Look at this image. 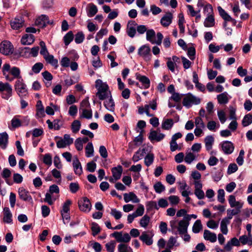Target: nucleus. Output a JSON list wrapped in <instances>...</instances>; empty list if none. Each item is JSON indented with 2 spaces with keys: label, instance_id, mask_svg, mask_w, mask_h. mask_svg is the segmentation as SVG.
Instances as JSON below:
<instances>
[{
  "label": "nucleus",
  "instance_id": "obj_1",
  "mask_svg": "<svg viewBox=\"0 0 252 252\" xmlns=\"http://www.w3.org/2000/svg\"><path fill=\"white\" fill-rule=\"evenodd\" d=\"M95 87L97 90L96 95L100 100H105L112 96L108 86L103 83L101 80L97 79L95 81Z\"/></svg>",
  "mask_w": 252,
  "mask_h": 252
},
{
  "label": "nucleus",
  "instance_id": "obj_2",
  "mask_svg": "<svg viewBox=\"0 0 252 252\" xmlns=\"http://www.w3.org/2000/svg\"><path fill=\"white\" fill-rule=\"evenodd\" d=\"M201 102V99L193 95L191 93H188L184 94L182 103L187 108H189L193 105H198Z\"/></svg>",
  "mask_w": 252,
  "mask_h": 252
},
{
  "label": "nucleus",
  "instance_id": "obj_3",
  "mask_svg": "<svg viewBox=\"0 0 252 252\" xmlns=\"http://www.w3.org/2000/svg\"><path fill=\"white\" fill-rule=\"evenodd\" d=\"M14 89L20 98L26 97L28 95V91L23 79L17 80L14 83Z\"/></svg>",
  "mask_w": 252,
  "mask_h": 252
},
{
  "label": "nucleus",
  "instance_id": "obj_4",
  "mask_svg": "<svg viewBox=\"0 0 252 252\" xmlns=\"http://www.w3.org/2000/svg\"><path fill=\"white\" fill-rule=\"evenodd\" d=\"M0 93L3 99L8 100L13 94L12 86L8 83L0 82Z\"/></svg>",
  "mask_w": 252,
  "mask_h": 252
},
{
  "label": "nucleus",
  "instance_id": "obj_5",
  "mask_svg": "<svg viewBox=\"0 0 252 252\" xmlns=\"http://www.w3.org/2000/svg\"><path fill=\"white\" fill-rule=\"evenodd\" d=\"M156 36V32L154 30L151 29L147 30L146 32V39L147 41L150 42L152 44H156L158 45H160L161 44L162 39L163 38V35L160 32H158L157 34L156 40L154 39V37Z\"/></svg>",
  "mask_w": 252,
  "mask_h": 252
},
{
  "label": "nucleus",
  "instance_id": "obj_6",
  "mask_svg": "<svg viewBox=\"0 0 252 252\" xmlns=\"http://www.w3.org/2000/svg\"><path fill=\"white\" fill-rule=\"evenodd\" d=\"M60 189L58 186L56 185H53L49 187V189L48 192L45 194V198L44 201L48 203L49 205H52L54 202L56 200V197L53 194L54 193L59 194Z\"/></svg>",
  "mask_w": 252,
  "mask_h": 252
},
{
  "label": "nucleus",
  "instance_id": "obj_7",
  "mask_svg": "<svg viewBox=\"0 0 252 252\" xmlns=\"http://www.w3.org/2000/svg\"><path fill=\"white\" fill-rule=\"evenodd\" d=\"M138 54L146 62H149L152 59L151 48L147 44L143 45L138 49Z\"/></svg>",
  "mask_w": 252,
  "mask_h": 252
},
{
  "label": "nucleus",
  "instance_id": "obj_8",
  "mask_svg": "<svg viewBox=\"0 0 252 252\" xmlns=\"http://www.w3.org/2000/svg\"><path fill=\"white\" fill-rule=\"evenodd\" d=\"M110 236L115 238L116 241L120 243H127L131 240V237L128 233H123L122 231H115L111 234Z\"/></svg>",
  "mask_w": 252,
  "mask_h": 252
},
{
  "label": "nucleus",
  "instance_id": "obj_9",
  "mask_svg": "<svg viewBox=\"0 0 252 252\" xmlns=\"http://www.w3.org/2000/svg\"><path fill=\"white\" fill-rule=\"evenodd\" d=\"M13 46L10 42L3 41L0 44V52L3 55H8L13 52Z\"/></svg>",
  "mask_w": 252,
  "mask_h": 252
},
{
  "label": "nucleus",
  "instance_id": "obj_10",
  "mask_svg": "<svg viewBox=\"0 0 252 252\" xmlns=\"http://www.w3.org/2000/svg\"><path fill=\"white\" fill-rule=\"evenodd\" d=\"M79 209L84 212H89L91 209V203L90 200L86 197L80 199L78 202Z\"/></svg>",
  "mask_w": 252,
  "mask_h": 252
},
{
  "label": "nucleus",
  "instance_id": "obj_11",
  "mask_svg": "<svg viewBox=\"0 0 252 252\" xmlns=\"http://www.w3.org/2000/svg\"><path fill=\"white\" fill-rule=\"evenodd\" d=\"M165 135L160 132V130H151L148 136L149 139L152 142H160L163 140Z\"/></svg>",
  "mask_w": 252,
  "mask_h": 252
},
{
  "label": "nucleus",
  "instance_id": "obj_12",
  "mask_svg": "<svg viewBox=\"0 0 252 252\" xmlns=\"http://www.w3.org/2000/svg\"><path fill=\"white\" fill-rule=\"evenodd\" d=\"M18 195L21 200L32 204L33 203L32 197L29 191L23 187H20L18 189Z\"/></svg>",
  "mask_w": 252,
  "mask_h": 252
},
{
  "label": "nucleus",
  "instance_id": "obj_13",
  "mask_svg": "<svg viewBox=\"0 0 252 252\" xmlns=\"http://www.w3.org/2000/svg\"><path fill=\"white\" fill-rule=\"evenodd\" d=\"M194 194L198 199H202L205 197V193L202 190V184L201 182H196L194 183Z\"/></svg>",
  "mask_w": 252,
  "mask_h": 252
},
{
  "label": "nucleus",
  "instance_id": "obj_14",
  "mask_svg": "<svg viewBox=\"0 0 252 252\" xmlns=\"http://www.w3.org/2000/svg\"><path fill=\"white\" fill-rule=\"evenodd\" d=\"M53 22H50L48 17L45 15H41L37 17L35 21V25L40 27H44L48 24H52Z\"/></svg>",
  "mask_w": 252,
  "mask_h": 252
},
{
  "label": "nucleus",
  "instance_id": "obj_15",
  "mask_svg": "<svg viewBox=\"0 0 252 252\" xmlns=\"http://www.w3.org/2000/svg\"><path fill=\"white\" fill-rule=\"evenodd\" d=\"M222 150L225 154L229 155L231 154L234 149L233 143L228 141H225L221 143Z\"/></svg>",
  "mask_w": 252,
  "mask_h": 252
},
{
  "label": "nucleus",
  "instance_id": "obj_16",
  "mask_svg": "<svg viewBox=\"0 0 252 252\" xmlns=\"http://www.w3.org/2000/svg\"><path fill=\"white\" fill-rule=\"evenodd\" d=\"M228 203L231 208H242L243 202L241 201H236V197L233 195H230L228 199Z\"/></svg>",
  "mask_w": 252,
  "mask_h": 252
},
{
  "label": "nucleus",
  "instance_id": "obj_17",
  "mask_svg": "<svg viewBox=\"0 0 252 252\" xmlns=\"http://www.w3.org/2000/svg\"><path fill=\"white\" fill-rule=\"evenodd\" d=\"M189 224V222L185 218L183 220H180L178 222V226L177 227V230L179 234H182L187 232Z\"/></svg>",
  "mask_w": 252,
  "mask_h": 252
},
{
  "label": "nucleus",
  "instance_id": "obj_18",
  "mask_svg": "<svg viewBox=\"0 0 252 252\" xmlns=\"http://www.w3.org/2000/svg\"><path fill=\"white\" fill-rule=\"evenodd\" d=\"M124 199L126 203L131 201L134 203H138L140 201L136 195L133 192L125 193L124 194Z\"/></svg>",
  "mask_w": 252,
  "mask_h": 252
},
{
  "label": "nucleus",
  "instance_id": "obj_19",
  "mask_svg": "<svg viewBox=\"0 0 252 252\" xmlns=\"http://www.w3.org/2000/svg\"><path fill=\"white\" fill-rule=\"evenodd\" d=\"M136 23L134 21L128 22L127 25L126 32L129 36L133 37L136 33Z\"/></svg>",
  "mask_w": 252,
  "mask_h": 252
},
{
  "label": "nucleus",
  "instance_id": "obj_20",
  "mask_svg": "<svg viewBox=\"0 0 252 252\" xmlns=\"http://www.w3.org/2000/svg\"><path fill=\"white\" fill-rule=\"evenodd\" d=\"M184 94H180L178 93H173L169 99L168 104L169 107L171 108L175 106V104L171 103V100H173L176 102H179L184 97Z\"/></svg>",
  "mask_w": 252,
  "mask_h": 252
},
{
  "label": "nucleus",
  "instance_id": "obj_21",
  "mask_svg": "<svg viewBox=\"0 0 252 252\" xmlns=\"http://www.w3.org/2000/svg\"><path fill=\"white\" fill-rule=\"evenodd\" d=\"M24 22V20L21 16L17 17L11 22V26L14 30H18L23 26Z\"/></svg>",
  "mask_w": 252,
  "mask_h": 252
},
{
  "label": "nucleus",
  "instance_id": "obj_22",
  "mask_svg": "<svg viewBox=\"0 0 252 252\" xmlns=\"http://www.w3.org/2000/svg\"><path fill=\"white\" fill-rule=\"evenodd\" d=\"M173 19V15L171 13H166L161 19L160 23L162 26L167 27L171 23Z\"/></svg>",
  "mask_w": 252,
  "mask_h": 252
},
{
  "label": "nucleus",
  "instance_id": "obj_23",
  "mask_svg": "<svg viewBox=\"0 0 252 252\" xmlns=\"http://www.w3.org/2000/svg\"><path fill=\"white\" fill-rule=\"evenodd\" d=\"M98 11L97 6L93 3H89L86 7V12L89 17L94 16Z\"/></svg>",
  "mask_w": 252,
  "mask_h": 252
},
{
  "label": "nucleus",
  "instance_id": "obj_24",
  "mask_svg": "<svg viewBox=\"0 0 252 252\" xmlns=\"http://www.w3.org/2000/svg\"><path fill=\"white\" fill-rule=\"evenodd\" d=\"M104 106L109 111L111 112H114L115 105L112 96L105 99L104 101Z\"/></svg>",
  "mask_w": 252,
  "mask_h": 252
},
{
  "label": "nucleus",
  "instance_id": "obj_25",
  "mask_svg": "<svg viewBox=\"0 0 252 252\" xmlns=\"http://www.w3.org/2000/svg\"><path fill=\"white\" fill-rule=\"evenodd\" d=\"M72 164L75 173L78 175H81L83 172L82 167L80 162L77 157H74Z\"/></svg>",
  "mask_w": 252,
  "mask_h": 252
},
{
  "label": "nucleus",
  "instance_id": "obj_26",
  "mask_svg": "<svg viewBox=\"0 0 252 252\" xmlns=\"http://www.w3.org/2000/svg\"><path fill=\"white\" fill-rule=\"evenodd\" d=\"M203 237L205 240L214 243L217 241V235L215 233L211 232L208 230H205L203 234Z\"/></svg>",
  "mask_w": 252,
  "mask_h": 252
},
{
  "label": "nucleus",
  "instance_id": "obj_27",
  "mask_svg": "<svg viewBox=\"0 0 252 252\" xmlns=\"http://www.w3.org/2000/svg\"><path fill=\"white\" fill-rule=\"evenodd\" d=\"M179 189L183 196H189V194H191L190 191L189 190V187L185 182L180 183Z\"/></svg>",
  "mask_w": 252,
  "mask_h": 252
},
{
  "label": "nucleus",
  "instance_id": "obj_28",
  "mask_svg": "<svg viewBox=\"0 0 252 252\" xmlns=\"http://www.w3.org/2000/svg\"><path fill=\"white\" fill-rule=\"evenodd\" d=\"M113 178L115 180H118L121 178L123 172V168L121 165H118L111 169Z\"/></svg>",
  "mask_w": 252,
  "mask_h": 252
},
{
  "label": "nucleus",
  "instance_id": "obj_29",
  "mask_svg": "<svg viewBox=\"0 0 252 252\" xmlns=\"http://www.w3.org/2000/svg\"><path fill=\"white\" fill-rule=\"evenodd\" d=\"M215 139L213 136L208 135L204 139L205 148L207 151L211 150L214 143Z\"/></svg>",
  "mask_w": 252,
  "mask_h": 252
},
{
  "label": "nucleus",
  "instance_id": "obj_30",
  "mask_svg": "<svg viewBox=\"0 0 252 252\" xmlns=\"http://www.w3.org/2000/svg\"><path fill=\"white\" fill-rule=\"evenodd\" d=\"M34 41V37L32 34H26L21 38V41L23 45H30Z\"/></svg>",
  "mask_w": 252,
  "mask_h": 252
},
{
  "label": "nucleus",
  "instance_id": "obj_31",
  "mask_svg": "<svg viewBox=\"0 0 252 252\" xmlns=\"http://www.w3.org/2000/svg\"><path fill=\"white\" fill-rule=\"evenodd\" d=\"M197 156L195 154L191 152L190 150H188L186 153L185 156V161L187 164L191 163L194 160L196 159Z\"/></svg>",
  "mask_w": 252,
  "mask_h": 252
},
{
  "label": "nucleus",
  "instance_id": "obj_32",
  "mask_svg": "<svg viewBox=\"0 0 252 252\" xmlns=\"http://www.w3.org/2000/svg\"><path fill=\"white\" fill-rule=\"evenodd\" d=\"M8 135L6 132L0 133V147L5 149L8 143Z\"/></svg>",
  "mask_w": 252,
  "mask_h": 252
},
{
  "label": "nucleus",
  "instance_id": "obj_33",
  "mask_svg": "<svg viewBox=\"0 0 252 252\" xmlns=\"http://www.w3.org/2000/svg\"><path fill=\"white\" fill-rule=\"evenodd\" d=\"M3 221L7 223H11L12 221V215L9 208L8 207H5L3 209Z\"/></svg>",
  "mask_w": 252,
  "mask_h": 252
},
{
  "label": "nucleus",
  "instance_id": "obj_34",
  "mask_svg": "<svg viewBox=\"0 0 252 252\" xmlns=\"http://www.w3.org/2000/svg\"><path fill=\"white\" fill-rule=\"evenodd\" d=\"M136 79L142 83L143 86V88L146 89L150 87V81L146 76H141L138 74L136 76Z\"/></svg>",
  "mask_w": 252,
  "mask_h": 252
},
{
  "label": "nucleus",
  "instance_id": "obj_35",
  "mask_svg": "<svg viewBox=\"0 0 252 252\" xmlns=\"http://www.w3.org/2000/svg\"><path fill=\"white\" fill-rule=\"evenodd\" d=\"M229 97L228 94L226 92L222 93L217 95L218 102L221 104H226L228 103Z\"/></svg>",
  "mask_w": 252,
  "mask_h": 252
},
{
  "label": "nucleus",
  "instance_id": "obj_36",
  "mask_svg": "<svg viewBox=\"0 0 252 252\" xmlns=\"http://www.w3.org/2000/svg\"><path fill=\"white\" fill-rule=\"evenodd\" d=\"M174 125L173 120L171 119L163 120L161 124V128L164 130H170Z\"/></svg>",
  "mask_w": 252,
  "mask_h": 252
},
{
  "label": "nucleus",
  "instance_id": "obj_37",
  "mask_svg": "<svg viewBox=\"0 0 252 252\" xmlns=\"http://www.w3.org/2000/svg\"><path fill=\"white\" fill-rule=\"evenodd\" d=\"M47 124L48 125V127L50 129H55V130H59L61 127V121L60 120H55L52 122L50 120H48L46 121Z\"/></svg>",
  "mask_w": 252,
  "mask_h": 252
},
{
  "label": "nucleus",
  "instance_id": "obj_38",
  "mask_svg": "<svg viewBox=\"0 0 252 252\" xmlns=\"http://www.w3.org/2000/svg\"><path fill=\"white\" fill-rule=\"evenodd\" d=\"M79 111L80 113V118H86L87 119H92L93 116V113L91 108L79 110Z\"/></svg>",
  "mask_w": 252,
  "mask_h": 252
},
{
  "label": "nucleus",
  "instance_id": "obj_39",
  "mask_svg": "<svg viewBox=\"0 0 252 252\" xmlns=\"http://www.w3.org/2000/svg\"><path fill=\"white\" fill-rule=\"evenodd\" d=\"M139 239L147 245L150 246L153 244V240L152 238H151L145 231L142 233Z\"/></svg>",
  "mask_w": 252,
  "mask_h": 252
},
{
  "label": "nucleus",
  "instance_id": "obj_40",
  "mask_svg": "<svg viewBox=\"0 0 252 252\" xmlns=\"http://www.w3.org/2000/svg\"><path fill=\"white\" fill-rule=\"evenodd\" d=\"M46 62L54 66L55 68L58 67V61L54 58V57L52 55L49 54L44 58Z\"/></svg>",
  "mask_w": 252,
  "mask_h": 252
},
{
  "label": "nucleus",
  "instance_id": "obj_41",
  "mask_svg": "<svg viewBox=\"0 0 252 252\" xmlns=\"http://www.w3.org/2000/svg\"><path fill=\"white\" fill-rule=\"evenodd\" d=\"M239 241L243 245L248 244L251 246L252 245V235L251 236L249 234L242 235L239 237Z\"/></svg>",
  "mask_w": 252,
  "mask_h": 252
},
{
  "label": "nucleus",
  "instance_id": "obj_42",
  "mask_svg": "<svg viewBox=\"0 0 252 252\" xmlns=\"http://www.w3.org/2000/svg\"><path fill=\"white\" fill-rule=\"evenodd\" d=\"M145 153V150L144 149H139L133 156L132 160L134 162H137L142 158Z\"/></svg>",
  "mask_w": 252,
  "mask_h": 252
},
{
  "label": "nucleus",
  "instance_id": "obj_43",
  "mask_svg": "<svg viewBox=\"0 0 252 252\" xmlns=\"http://www.w3.org/2000/svg\"><path fill=\"white\" fill-rule=\"evenodd\" d=\"M215 23V19L213 15L207 16L204 22V25L206 27H212L214 26Z\"/></svg>",
  "mask_w": 252,
  "mask_h": 252
},
{
  "label": "nucleus",
  "instance_id": "obj_44",
  "mask_svg": "<svg viewBox=\"0 0 252 252\" xmlns=\"http://www.w3.org/2000/svg\"><path fill=\"white\" fill-rule=\"evenodd\" d=\"M150 221V218L147 215L143 216L139 220V224L141 227L146 228Z\"/></svg>",
  "mask_w": 252,
  "mask_h": 252
},
{
  "label": "nucleus",
  "instance_id": "obj_45",
  "mask_svg": "<svg viewBox=\"0 0 252 252\" xmlns=\"http://www.w3.org/2000/svg\"><path fill=\"white\" fill-rule=\"evenodd\" d=\"M118 252H133L131 248L126 243H120L118 246Z\"/></svg>",
  "mask_w": 252,
  "mask_h": 252
},
{
  "label": "nucleus",
  "instance_id": "obj_46",
  "mask_svg": "<svg viewBox=\"0 0 252 252\" xmlns=\"http://www.w3.org/2000/svg\"><path fill=\"white\" fill-rule=\"evenodd\" d=\"M10 73L13 76V78L17 79V80L23 79L21 75H20V69L16 66H14L11 68Z\"/></svg>",
  "mask_w": 252,
  "mask_h": 252
},
{
  "label": "nucleus",
  "instance_id": "obj_47",
  "mask_svg": "<svg viewBox=\"0 0 252 252\" xmlns=\"http://www.w3.org/2000/svg\"><path fill=\"white\" fill-rule=\"evenodd\" d=\"M81 126V122L79 120H74L72 123V124L71 125V130H72V132H73L74 133H77L79 131Z\"/></svg>",
  "mask_w": 252,
  "mask_h": 252
},
{
  "label": "nucleus",
  "instance_id": "obj_48",
  "mask_svg": "<svg viewBox=\"0 0 252 252\" xmlns=\"http://www.w3.org/2000/svg\"><path fill=\"white\" fill-rule=\"evenodd\" d=\"M252 123V115L248 114L246 115L243 118L242 122V124L243 126L246 127Z\"/></svg>",
  "mask_w": 252,
  "mask_h": 252
},
{
  "label": "nucleus",
  "instance_id": "obj_49",
  "mask_svg": "<svg viewBox=\"0 0 252 252\" xmlns=\"http://www.w3.org/2000/svg\"><path fill=\"white\" fill-rule=\"evenodd\" d=\"M202 225L200 220H196L192 226V232L194 233H198L202 229Z\"/></svg>",
  "mask_w": 252,
  "mask_h": 252
},
{
  "label": "nucleus",
  "instance_id": "obj_50",
  "mask_svg": "<svg viewBox=\"0 0 252 252\" xmlns=\"http://www.w3.org/2000/svg\"><path fill=\"white\" fill-rule=\"evenodd\" d=\"M86 156L87 157H91L94 155V147L92 143H88L85 148Z\"/></svg>",
  "mask_w": 252,
  "mask_h": 252
},
{
  "label": "nucleus",
  "instance_id": "obj_51",
  "mask_svg": "<svg viewBox=\"0 0 252 252\" xmlns=\"http://www.w3.org/2000/svg\"><path fill=\"white\" fill-rule=\"evenodd\" d=\"M220 124H217L215 121H210L207 125L208 129L211 131H215L217 128L220 127Z\"/></svg>",
  "mask_w": 252,
  "mask_h": 252
},
{
  "label": "nucleus",
  "instance_id": "obj_52",
  "mask_svg": "<svg viewBox=\"0 0 252 252\" xmlns=\"http://www.w3.org/2000/svg\"><path fill=\"white\" fill-rule=\"evenodd\" d=\"M229 224V222L226 220L222 219L221 221L220 228L221 232L224 235H226L228 233L227 225Z\"/></svg>",
  "mask_w": 252,
  "mask_h": 252
},
{
  "label": "nucleus",
  "instance_id": "obj_53",
  "mask_svg": "<svg viewBox=\"0 0 252 252\" xmlns=\"http://www.w3.org/2000/svg\"><path fill=\"white\" fill-rule=\"evenodd\" d=\"M11 174L10 170L6 168H4L1 173V176L4 179L5 182L9 185H10L11 184H10L8 178L10 177Z\"/></svg>",
  "mask_w": 252,
  "mask_h": 252
},
{
  "label": "nucleus",
  "instance_id": "obj_54",
  "mask_svg": "<svg viewBox=\"0 0 252 252\" xmlns=\"http://www.w3.org/2000/svg\"><path fill=\"white\" fill-rule=\"evenodd\" d=\"M179 244L177 242L176 238L171 236L169 238L167 243V248L169 249H172L175 246H178Z\"/></svg>",
  "mask_w": 252,
  "mask_h": 252
},
{
  "label": "nucleus",
  "instance_id": "obj_55",
  "mask_svg": "<svg viewBox=\"0 0 252 252\" xmlns=\"http://www.w3.org/2000/svg\"><path fill=\"white\" fill-rule=\"evenodd\" d=\"M155 191L158 193H160L165 189V186L160 182H158L154 185Z\"/></svg>",
  "mask_w": 252,
  "mask_h": 252
},
{
  "label": "nucleus",
  "instance_id": "obj_56",
  "mask_svg": "<svg viewBox=\"0 0 252 252\" xmlns=\"http://www.w3.org/2000/svg\"><path fill=\"white\" fill-rule=\"evenodd\" d=\"M147 210L148 211H151L152 210L155 209L156 210H158V204L157 202L155 201H147L146 203Z\"/></svg>",
  "mask_w": 252,
  "mask_h": 252
},
{
  "label": "nucleus",
  "instance_id": "obj_57",
  "mask_svg": "<svg viewBox=\"0 0 252 252\" xmlns=\"http://www.w3.org/2000/svg\"><path fill=\"white\" fill-rule=\"evenodd\" d=\"M154 159V155L153 154L149 153L146 155L144 159V162L147 166L151 165Z\"/></svg>",
  "mask_w": 252,
  "mask_h": 252
},
{
  "label": "nucleus",
  "instance_id": "obj_58",
  "mask_svg": "<svg viewBox=\"0 0 252 252\" xmlns=\"http://www.w3.org/2000/svg\"><path fill=\"white\" fill-rule=\"evenodd\" d=\"M116 243L112 240L105 244V248L107 252H114Z\"/></svg>",
  "mask_w": 252,
  "mask_h": 252
},
{
  "label": "nucleus",
  "instance_id": "obj_59",
  "mask_svg": "<svg viewBox=\"0 0 252 252\" xmlns=\"http://www.w3.org/2000/svg\"><path fill=\"white\" fill-rule=\"evenodd\" d=\"M144 211L145 208L144 205L141 204H139L136 211L133 213L136 216V217H141L144 214Z\"/></svg>",
  "mask_w": 252,
  "mask_h": 252
},
{
  "label": "nucleus",
  "instance_id": "obj_60",
  "mask_svg": "<svg viewBox=\"0 0 252 252\" xmlns=\"http://www.w3.org/2000/svg\"><path fill=\"white\" fill-rule=\"evenodd\" d=\"M20 116L17 115L13 117L11 120V126L13 128H16L21 126V120L18 118Z\"/></svg>",
  "mask_w": 252,
  "mask_h": 252
},
{
  "label": "nucleus",
  "instance_id": "obj_61",
  "mask_svg": "<svg viewBox=\"0 0 252 252\" xmlns=\"http://www.w3.org/2000/svg\"><path fill=\"white\" fill-rule=\"evenodd\" d=\"M73 34L72 32H68L63 37V40L65 45H68L73 40Z\"/></svg>",
  "mask_w": 252,
  "mask_h": 252
},
{
  "label": "nucleus",
  "instance_id": "obj_62",
  "mask_svg": "<svg viewBox=\"0 0 252 252\" xmlns=\"http://www.w3.org/2000/svg\"><path fill=\"white\" fill-rule=\"evenodd\" d=\"M72 204V201L69 200H66L63 205L62 210L61 212L69 213L70 210V206Z\"/></svg>",
  "mask_w": 252,
  "mask_h": 252
},
{
  "label": "nucleus",
  "instance_id": "obj_63",
  "mask_svg": "<svg viewBox=\"0 0 252 252\" xmlns=\"http://www.w3.org/2000/svg\"><path fill=\"white\" fill-rule=\"evenodd\" d=\"M110 214L116 220H120L122 216V213L121 211L117 210L116 209H111Z\"/></svg>",
  "mask_w": 252,
  "mask_h": 252
},
{
  "label": "nucleus",
  "instance_id": "obj_64",
  "mask_svg": "<svg viewBox=\"0 0 252 252\" xmlns=\"http://www.w3.org/2000/svg\"><path fill=\"white\" fill-rule=\"evenodd\" d=\"M225 192L223 189H219L218 190L217 199L219 202L223 203L225 202Z\"/></svg>",
  "mask_w": 252,
  "mask_h": 252
}]
</instances>
